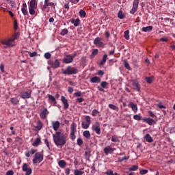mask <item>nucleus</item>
Here are the masks:
<instances>
[{"instance_id":"f257e3e1","label":"nucleus","mask_w":175,"mask_h":175,"mask_svg":"<svg viewBox=\"0 0 175 175\" xmlns=\"http://www.w3.org/2000/svg\"><path fill=\"white\" fill-rule=\"evenodd\" d=\"M53 142L57 147H64L66 144L68 134L65 133L64 130H59L55 134H53Z\"/></svg>"},{"instance_id":"f03ea898","label":"nucleus","mask_w":175,"mask_h":175,"mask_svg":"<svg viewBox=\"0 0 175 175\" xmlns=\"http://www.w3.org/2000/svg\"><path fill=\"white\" fill-rule=\"evenodd\" d=\"M62 70L63 75H68V76H70V75H77V73H79V70L75 67H72V66H68L65 70L62 69Z\"/></svg>"},{"instance_id":"7ed1b4c3","label":"nucleus","mask_w":175,"mask_h":175,"mask_svg":"<svg viewBox=\"0 0 175 175\" xmlns=\"http://www.w3.org/2000/svg\"><path fill=\"white\" fill-rule=\"evenodd\" d=\"M36 9H38V2L36 0H31L29 5V14H31V16L35 15L36 13L35 10H36Z\"/></svg>"},{"instance_id":"20e7f679","label":"nucleus","mask_w":175,"mask_h":175,"mask_svg":"<svg viewBox=\"0 0 175 175\" xmlns=\"http://www.w3.org/2000/svg\"><path fill=\"white\" fill-rule=\"evenodd\" d=\"M77 124L76 123L72 122L70 126V137L71 140H75L76 139V132H77Z\"/></svg>"},{"instance_id":"39448f33","label":"nucleus","mask_w":175,"mask_h":175,"mask_svg":"<svg viewBox=\"0 0 175 175\" xmlns=\"http://www.w3.org/2000/svg\"><path fill=\"white\" fill-rule=\"evenodd\" d=\"M48 64L50 65L53 69H57V68H59V65H61V63L59 62V60L58 59H55L49 60Z\"/></svg>"},{"instance_id":"423d86ee","label":"nucleus","mask_w":175,"mask_h":175,"mask_svg":"<svg viewBox=\"0 0 175 175\" xmlns=\"http://www.w3.org/2000/svg\"><path fill=\"white\" fill-rule=\"evenodd\" d=\"M43 161V155L40 152H36L33 159V163H40Z\"/></svg>"},{"instance_id":"0eeeda50","label":"nucleus","mask_w":175,"mask_h":175,"mask_svg":"<svg viewBox=\"0 0 175 175\" xmlns=\"http://www.w3.org/2000/svg\"><path fill=\"white\" fill-rule=\"evenodd\" d=\"M140 2V0H134L133 8L130 10V14H135L136 12H137V8H139V3Z\"/></svg>"},{"instance_id":"6e6552de","label":"nucleus","mask_w":175,"mask_h":175,"mask_svg":"<svg viewBox=\"0 0 175 175\" xmlns=\"http://www.w3.org/2000/svg\"><path fill=\"white\" fill-rule=\"evenodd\" d=\"M103 40V38L97 37L94 40V44H95L96 47H105V43L102 42Z\"/></svg>"},{"instance_id":"1a4fd4ad","label":"nucleus","mask_w":175,"mask_h":175,"mask_svg":"<svg viewBox=\"0 0 175 175\" xmlns=\"http://www.w3.org/2000/svg\"><path fill=\"white\" fill-rule=\"evenodd\" d=\"M16 39H17V36L15 35L14 36V38H10L8 40H3L1 43L2 44H5V46H12L13 45V42H14V40H16Z\"/></svg>"},{"instance_id":"9d476101","label":"nucleus","mask_w":175,"mask_h":175,"mask_svg":"<svg viewBox=\"0 0 175 175\" xmlns=\"http://www.w3.org/2000/svg\"><path fill=\"white\" fill-rule=\"evenodd\" d=\"M92 130L96 133L97 135H100V124L99 122H96L92 126Z\"/></svg>"},{"instance_id":"9b49d317","label":"nucleus","mask_w":175,"mask_h":175,"mask_svg":"<svg viewBox=\"0 0 175 175\" xmlns=\"http://www.w3.org/2000/svg\"><path fill=\"white\" fill-rule=\"evenodd\" d=\"M31 94H32V90H27L26 92L21 93V98L22 99H29L31 98Z\"/></svg>"},{"instance_id":"f8f14e48","label":"nucleus","mask_w":175,"mask_h":175,"mask_svg":"<svg viewBox=\"0 0 175 175\" xmlns=\"http://www.w3.org/2000/svg\"><path fill=\"white\" fill-rule=\"evenodd\" d=\"M22 170L26 172V175H31L32 174V169L28 167V164L25 163L22 167Z\"/></svg>"},{"instance_id":"ddd939ff","label":"nucleus","mask_w":175,"mask_h":175,"mask_svg":"<svg viewBox=\"0 0 175 175\" xmlns=\"http://www.w3.org/2000/svg\"><path fill=\"white\" fill-rule=\"evenodd\" d=\"M103 151L105 155H109V154H113V152L116 151V148H112L110 146H107V147L104 148Z\"/></svg>"},{"instance_id":"4468645a","label":"nucleus","mask_w":175,"mask_h":175,"mask_svg":"<svg viewBox=\"0 0 175 175\" xmlns=\"http://www.w3.org/2000/svg\"><path fill=\"white\" fill-rule=\"evenodd\" d=\"M63 62H64V64H70L73 62V56L70 55H66L63 59Z\"/></svg>"},{"instance_id":"2eb2a0df","label":"nucleus","mask_w":175,"mask_h":175,"mask_svg":"<svg viewBox=\"0 0 175 175\" xmlns=\"http://www.w3.org/2000/svg\"><path fill=\"white\" fill-rule=\"evenodd\" d=\"M61 100H62V103L64 104V110H67V109H69V103H68V99H66V98H65V96H62Z\"/></svg>"},{"instance_id":"dca6fc26","label":"nucleus","mask_w":175,"mask_h":175,"mask_svg":"<svg viewBox=\"0 0 175 175\" xmlns=\"http://www.w3.org/2000/svg\"><path fill=\"white\" fill-rule=\"evenodd\" d=\"M107 85H109V83L106 81H103L100 83V86H98L97 88L98 90V91H100V92H103V91H105L104 88H107Z\"/></svg>"},{"instance_id":"f3484780","label":"nucleus","mask_w":175,"mask_h":175,"mask_svg":"<svg viewBox=\"0 0 175 175\" xmlns=\"http://www.w3.org/2000/svg\"><path fill=\"white\" fill-rule=\"evenodd\" d=\"M49 6H54V3L50 2V0H44V4L42 6V10H46Z\"/></svg>"},{"instance_id":"a211bd4d","label":"nucleus","mask_w":175,"mask_h":175,"mask_svg":"<svg viewBox=\"0 0 175 175\" xmlns=\"http://www.w3.org/2000/svg\"><path fill=\"white\" fill-rule=\"evenodd\" d=\"M47 114H49V111H47V108H45L40 113V118H42V120H46Z\"/></svg>"},{"instance_id":"6ab92c4d","label":"nucleus","mask_w":175,"mask_h":175,"mask_svg":"<svg viewBox=\"0 0 175 175\" xmlns=\"http://www.w3.org/2000/svg\"><path fill=\"white\" fill-rule=\"evenodd\" d=\"M128 107H131L134 113H137V104H135L133 102H130Z\"/></svg>"},{"instance_id":"aec40b11","label":"nucleus","mask_w":175,"mask_h":175,"mask_svg":"<svg viewBox=\"0 0 175 175\" xmlns=\"http://www.w3.org/2000/svg\"><path fill=\"white\" fill-rule=\"evenodd\" d=\"M133 87L134 90H136V91H138V92H140V84H139V82L136 80L133 81Z\"/></svg>"},{"instance_id":"412c9836","label":"nucleus","mask_w":175,"mask_h":175,"mask_svg":"<svg viewBox=\"0 0 175 175\" xmlns=\"http://www.w3.org/2000/svg\"><path fill=\"white\" fill-rule=\"evenodd\" d=\"M144 122H146L148 125H152V124H155V120L154 119H151L150 118H143Z\"/></svg>"},{"instance_id":"4be33fe9","label":"nucleus","mask_w":175,"mask_h":175,"mask_svg":"<svg viewBox=\"0 0 175 175\" xmlns=\"http://www.w3.org/2000/svg\"><path fill=\"white\" fill-rule=\"evenodd\" d=\"M49 100H51L52 103H53V106H55L57 105V100L55 99V97L51 94H47Z\"/></svg>"},{"instance_id":"5701e85b","label":"nucleus","mask_w":175,"mask_h":175,"mask_svg":"<svg viewBox=\"0 0 175 175\" xmlns=\"http://www.w3.org/2000/svg\"><path fill=\"white\" fill-rule=\"evenodd\" d=\"M70 23L72 24H73L75 27H79V25H80V19H79V18H77V19L71 18L70 19Z\"/></svg>"},{"instance_id":"b1692460","label":"nucleus","mask_w":175,"mask_h":175,"mask_svg":"<svg viewBox=\"0 0 175 175\" xmlns=\"http://www.w3.org/2000/svg\"><path fill=\"white\" fill-rule=\"evenodd\" d=\"M52 126L54 131H58V129H59V122H52Z\"/></svg>"},{"instance_id":"393cba45","label":"nucleus","mask_w":175,"mask_h":175,"mask_svg":"<svg viewBox=\"0 0 175 175\" xmlns=\"http://www.w3.org/2000/svg\"><path fill=\"white\" fill-rule=\"evenodd\" d=\"M100 81H101L100 78L99 77H97V76L93 77L90 79V83H100Z\"/></svg>"},{"instance_id":"a878e982","label":"nucleus","mask_w":175,"mask_h":175,"mask_svg":"<svg viewBox=\"0 0 175 175\" xmlns=\"http://www.w3.org/2000/svg\"><path fill=\"white\" fill-rule=\"evenodd\" d=\"M144 139L148 142V143H152L154 142V139L152 138L151 135L150 134H146L144 137Z\"/></svg>"},{"instance_id":"bb28decb","label":"nucleus","mask_w":175,"mask_h":175,"mask_svg":"<svg viewBox=\"0 0 175 175\" xmlns=\"http://www.w3.org/2000/svg\"><path fill=\"white\" fill-rule=\"evenodd\" d=\"M41 142L42 139L40 138V137H38L36 139L35 142L32 143V146H33V147H38Z\"/></svg>"},{"instance_id":"cd10ccee","label":"nucleus","mask_w":175,"mask_h":175,"mask_svg":"<svg viewBox=\"0 0 175 175\" xmlns=\"http://www.w3.org/2000/svg\"><path fill=\"white\" fill-rule=\"evenodd\" d=\"M142 31L143 32H151V31H152V26L142 27Z\"/></svg>"},{"instance_id":"c85d7f7f","label":"nucleus","mask_w":175,"mask_h":175,"mask_svg":"<svg viewBox=\"0 0 175 175\" xmlns=\"http://www.w3.org/2000/svg\"><path fill=\"white\" fill-rule=\"evenodd\" d=\"M145 80H146V83H148V84H151V83H152V81H154V76L146 77L145 78Z\"/></svg>"},{"instance_id":"c756f323","label":"nucleus","mask_w":175,"mask_h":175,"mask_svg":"<svg viewBox=\"0 0 175 175\" xmlns=\"http://www.w3.org/2000/svg\"><path fill=\"white\" fill-rule=\"evenodd\" d=\"M42 128H43V124L42 123V122H40V120H38L37 122V125L36 126V131H40Z\"/></svg>"},{"instance_id":"7c9ffc66","label":"nucleus","mask_w":175,"mask_h":175,"mask_svg":"<svg viewBox=\"0 0 175 175\" xmlns=\"http://www.w3.org/2000/svg\"><path fill=\"white\" fill-rule=\"evenodd\" d=\"M58 165L59 167H62V169H64V167L66 166V161H65L64 160H60L58 162Z\"/></svg>"},{"instance_id":"2f4dec72","label":"nucleus","mask_w":175,"mask_h":175,"mask_svg":"<svg viewBox=\"0 0 175 175\" xmlns=\"http://www.w3.org/2000/svg\"><path fill=\"white\" fill-rule=\"evenodd\" d=\"M83 135L84 137H85L86 139H91V133H90L89 131H83Z\"/></svg>"},{"instance_id":"473e14b6","label":"nucleus","mask_w":175,"mask_h":175,"mask_svg":"<svg viewBox=\"0 0 175 175\" xmlns=\"http://www.w3.org/2000/svg\"><path fill=\"white\" fill-rule=\"evenodd\" d=\"M106 61H107V55L105 54L103 56V59L101 60V62H100V65L103 66L105 65V64H106Z\"/></svg>"},{"instance_id":"72a5a7b5","label":"nucleus","mask_w":175,"mask_h":175,"mask_svg":"<svg viewBox=\"0 0 175 175\" xmlns=\"http://www.w3.org/2000/svg\"><path fill=\"white\" fill-rule=\"evenodd\" d=\"M90 123H87L85 122H82L81 126L83 129H88L90 128Z\"/></svg>"},{"instance_id":"f704fd0d","label":"nucleus","mask_w":175,"mask_h":175,"mask_svg":"<svg viewBox=\"0 0 175 175\" xmlns=\"http://www.w3.org/2000/svg\"><path fill=\"white\" fill-rule=\"evenodd\" d=\"M108 107H109V109H111V110H115V111H118L119 110L118 107L113 104H109Z\"/></svg>"},{"instance_id":"c9c22d12","label":"nucleus","mask_w":175,"mask_h":175,"mask_svg":"<svg viewBox=\"0 0 175 175\" xmlns=\"http://www.w3.org/2000/svg\"><path fill=\"white\" fill-rule=\"evenodd\" d=\"M139 169V166L137 165H133L132 167L129 168V172H135Z\"/></svg>"},{"instance_id":"e433bc0d","label":"nucleus","mask_w":175,"mask_h":175,"mask_svg":"<svg viewBox=\"0 0 175 175\" xmlns=\"http://www.w3.org/2000/svg\"><path fill=\"white\" fill-rule=\"evenodd\" d=\"M118 17L121 20H122L123 18H124L125 15H124V13L122 12V11L120 10L118 12Z\"/></svg>"},{"instance_id":"4c0bfd02","label":"nucleus","mask_w":175,"mask_h":175,"mask_svg":"<svg viewBox=\"0 0 175 175\" xmlns=\"http://www.w3.org/2000/svg\"><path fill=\"white\" fill-rule=\"evenodd\" d=\"M84 174V172L80 171L79 170H74V174L75 175H83Z\"/></svg>"},{"instance_id":"58836bf2","label":"nucleus","mask_w":175,"mask_h":175,"mask_svg":"<svg viewBox=\"0 0 175 175\" xmlns=\"http://www.w3.org/2000/svg\"><path fill=\"white\" fill-rule=\"evenodd\" d=\"M98 49H94L90 55V58H94V57L98 54Z\"/></svg>"},{"instance_id":"ea45409f","label":"nucleus","mask_w":175,"mask_h":175,"mask_svg":"<svg viewBox=\"0 0 175 175\" xmlns=\"http://www.w3.org/2000/svg\"><path fill=\"white\" fill-rule=\"evenodd\" d=\"M124 38L126 40H129V30H126L124 31Z\"/></svg>"},{"instance_id":"a19ab883","label":"nucleus","mask_w":175,"mask_h":175,"mask_svg":"<svg viewBox=\"0 0 175 175\" xmlns=\"http://www.w3.org/2000/svg\"><path fill=\"white\" fill-rule=\"evenodd\" d=\"M27 53H28L29 57H36V55H38V52H36V51L32 52V53L29 52V51H27Z\"/></svg>"},{"instance_id":"79ce46f5","label":"nucleus","mask_w":175,"mask_h":175,"mask_svg":"<svg viewBox=\"0 0 175 175\" xmlns=\"http://www.w3.org/2000/svg\"><path fill=\"white\" fill-rule=\"evenodd\" d=\"M79 16H80V17H82V18L85 17V16H86L85 11H84V10H81L79 11Z\"/></svg>"},{"instance_id":"37998d69","label":"nucleus","mask_w":175,"mask_h":175,"mask_svg":"<svg viewBox=\"0 0 175 175\" xmlns=\"http://www.w3.org/2000/svg\"><path fill=\"white\" fill-rule=\"evenodd\" d=\"M128 159H129V157L124 156L123 158H119L118 159V162H124V161H126Z\"/></svg>"},{"instance_id":"c03bdc74","label":"nucleus","mask_w":175,"mask_h":175,"mask_svg":"<svg viewBox=\"0 0 175 175\" xmlns=\"http://www.w3.org/2000/svg\"><path fill=\"white\" fill-rule=\"evenodd\" d=\"M98 114H99V111H98L97 109H94L92 112V116H93V117H96Z\"/></svg>"},{"instance_id":"a18cd8bd","label":"nucleus","mask_w":175,"mask_h":175,"mask_svg":"<svg viewBox=\"0 0 175 175\" xmlns=\"http://www.w3.org/2000/svg\"><path fill=\"white\" fill-rule=\"evenodd\" d=\"M21 12L24 16H28V10L27 8H22Z\"/></svg>"},{"instance_id":"49530a36","label":"nucleus","mask_w":175,"mask_h":175,"mask_svg":"<svg viewBox=\"0 0 175 175\" xmlns=\"http://www.w3.org/2000/svg\"><path fill=\"white\" fill-rule=\"evenodd\" d=\"M69 32L67 29H64L62 30L60 35H62V36H64V35H66Z\"/></svg>"},{"instance_id":"de8ad7c7","label":"nucleus","mask_w":175,"mask_h":175,"mask_svg":"<svg viewBox=\"0 0 175 175\" xmlns=\"http://www.w3.org/2000/svg\"><path fill=\"white\" fill-rule=\"evenodd\" d=\"M10 102L12 103H13V105H17V103H18V102H20V100H18V99H16V98H11Z\"/></svg>"},{"instance_id":"09e8293b","label":"nucleus","mask_w":175,"mask_h":175,"mask_svg":"<svg viewBox=\"0 0 175 175\" xmlns=\"http://www.w3.org/2000/svg\"><path fill=\"white\" fill-rule=\"evenodd\" d=\"M133 118L134 120H136V121H140L142 120V116H140V115H134Z\"/></svg>"},{"instance_id":"8fccbe9b","label":"nucleus","mask_w":175,"mask_h":175,"mask_svg":"<svg viewBox=\"0 0 175 175\" xmlns=\"http://www.w3.org/2000/svg\"><path fill=\"white\" fill-rule=\"evenodd\" d=\"M44 58H46V59H50L51 58V53H46L44 54Z\"/></svg>"},{"instance_id":"3c124183","label":"nucleus","mask_w":175,"mask_h":175,"mask_svg":"<svg viewBox=\"0 0 175 175\" xmlns=\"http://www.w3.org/2000/svg\"><path fill=\"white\" fill-rule=\"evenodd\" d=\"M124 68H126V69H128L129 70H131V66H129V63H128V62L124 61Z\"/></svg>"},{"instance_id":"603ef678","label":"nucleus","mask_w":175,"mask_h":175,"mask_svg":"<svg viewBox=\"0 0 175 175\" xmlns=\"http://www.w3.org/2000/svg\"><path fill=\"white\" fill-rule=\"evenodd\" d=\"M15 142L20 143V144H23V139L20 138V137H16L15 138Z\"/></svg>"},{"instance_id":"864d4df0","label":"nucleus","mask_w":175,"mask_h":175,"mask_svg":"<svg viewBox=\"0 0 175 175\" xmlns=\"http://www.w3.org/2000/svg\"><path fill=\"white\" fill-rule=\"evenodd\" d=\"M85 120L88 124H91V117L90 116H85Z\"/></svg>"},{"instance_id":"5fc2aeb1","label":"nucleus","mask_w":175,"mask_h":175,"mask_svg":"<svg viewBox=\"0 0 175 175\" xmlns=\"http://www.w3.org/2000/svg\"><path fill=\"white\" fill-rule=\"evenodd\" d=\"M111 142H113V143H117V142H118V138H117V136L116 135L112 136Z\"/></svg>"},{"instance_id":"6e6d98bb","label":"nucleus","mask_w":175,"mask_h":175,"mask_svg":"<svg viewBox=\"0 0 175 175\" xmlns=\"http://www.w3.org/2000/svg\"><path fill=\"white\" fill-rule=\"evenodd\" d=\"M83 139L81 138H78L77 139V145L78 146H83Z\"/></svg>"},{"instance_id":"4d7b16f0","label":"nucleus","mask_w":175,"mask_h":175,"mask_svg":"<svg viewBox=\"0 0 175 175\" xmlns=\"http://www.w3.org/2000/svg\"><path fill=\"white\" fill-rule=\"evenodd\" d=\"M83 101H84V98H83L82 97L78 98L76 99V102H78V103H81Z\"/></svg>"},{"instance_id":"13d9d810","label":"nucleus","mask_w":175,"mask_h":175,"mask_svg":"<svg viewBox=\"0 0 175 175\" xmlns=\"http://www.w3.org/2000/svg\"><path fill=\"white\" fill-rule=\"evenodd\" d=\"M44 143H45L46 146H47V148H49V150H50V144L49 143V139H45Z\"/></svg>"},{"instance_id":"bf43d9fd","label":"nucleus","mask_w":175,"mask_h":175,"mask_svg":"<svg viewBox=\"0 0 175 175\" xmlns=\"http://www.w3.org/2000/svg\"><path fill=\"white\" fill-rule=\"evenodd\" d=\"M140 174H147V173H148V170H142L139 172Z\"/></svg>"},{"instance_id":"052dcab7","label":"nucleus","mask_w":175,"mask_h":175,"mask_svg":"<svg viewBox=\"0 0 175 175\" xmlns=\"http://www.w3.org/2000/svg\"><path fill=\"white\" fill-rule=\"evenodd\" d=\"M0 70L3 73L5 72V66L3 64L0 65Z\"/></svg>"},{"instance_id":"680f3d73","label":"nucleus","mask_w":175,"mask_h":175,"mask_svg":"<svg viewBox=\"0 0 175 175\" xmlns=\"http://www.w3.org/2000/svg\"><path fill=\"white\" fill-rule=\"evenodd\" d=\"M14 174V172H13V170H9L6 172L5 175H13Z\"/></svg>"},{"instance_id":"e2e57ef3","label":"nucleus","mask_w":175,"mask_h":175,"mask_svg":"<svg viewBox=\"0 0 175 175\" xmlns=\"http://www.w3.org/2000/svg\"><path fill=\"white\" fill-rule=\"evenodd\" d=\"M10 4L11 5L12 8H16V6H17L16 5V3H14V1H10Z\"/></svg>"},{"instance_id":"0e129e2a","label":"nucleus","mask_w":175,"mask_h":175,"mask_svg":"<svg viewBox=\"0 0 175 175\" xmlns=\"http://www.w3.org/2000/svg\"><path fill=\"white\" fill-rule=\"evenodd\" d=\"M65 173H66V174H67V175L70 174V169H69V168H66V169H65Z\"/></svg>"},{"instance_id":"69168bd1","label":"nucleus","mask_w":175,"mask_h":175,"mask_svg":"<svg viewBox=\"0 0 175 175\" xmlns=\"http://www.w3.org/2000/svg\"><path fill=\"white\" fill-rule=\"evenodd\" d=\"M105 174H107V175H113V171L112 170H108L105 172Z\"/></svg>"},{"instance_id":"338daca9","label":"nucleus","mask_w":175,"mask_h":175,"mask_svg":"<svg viewBox=\"0 0 175 175\" xmlns=\"http://www.w3.org/2000/svg\"><path fill=\"white\" fill-rule=\"evenodd\" d=\"M75 96H81L82 94L81 92H75L74 94Z\"/></svg>"},{"instance_id":"774afa93","label":"nucleus","mask_w":175,"mask_h":175,"mask_svg":"<svg viewBox=\"0 0 175 175\" xmlns=\"http://www.w3.org/2000/svg\"><path fill=\"white\" fill-rule=\"evenodd\" d=\"M68 92H69V94H72L73 92V88L69 87L68 89Z\"/></svg>"}]
</instances>
